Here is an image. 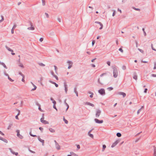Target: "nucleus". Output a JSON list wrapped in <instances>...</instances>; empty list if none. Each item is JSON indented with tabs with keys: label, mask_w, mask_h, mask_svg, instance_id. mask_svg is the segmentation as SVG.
I'll list each match as a JSON object with an SVG mask.
<instances>
[{
	"label": "nucleus",
	"mask_w": 156,
	"mask_h": 156,
	"mask_svg": "<svg viewBox=\"0 0 156 156\" xmlns=\"http://www.w3.org/2000/svg\"><path fill=\"white\" fill-rule=\"evenodd\" d=\"M89 93L90 94V97L91 98H92L93 97V93L90 92H89Z\"/></svg>",
	"instance_id": "nucleus-22"
},
{
	"label": "nucleus",
	"mask_w": 156,
	"mask_h": 156,
	"mask_svg": "<svg viewBox=\"0 0 156 156\" xmlns=\"http://www.w3.org/2000/svg\"><path fill=\"white\" fill-rule=\"evenodd\" d=\"M66 105H67V108H66V111L68 110L69 108V105L67 103H66Z\"/></svg>",
	"instance_id": "nucleus-38"
},
{
	"label": "nucleus",
	"mask_w": 156,
	"mask_h": 156,
	"mask_svg": "<svg viewBox=\"0 0 156 156\" xmlns=\"http://www.w3.org/2000/svg\"><path fill=\"white\" fill-rule=\"evenodd\" d=\"M53 108H55V109L57 111V109L56 108L55 105H53Z\"/></svg>",
	"instance_id": "nucleus-46"
},
{
	"label": "nucleus",
	"mask_w": 156,
	"mask_h": 156,
	"mask_svg": "<svg viewBox=\"0 0 156 156\" xmlns=\"http://www.w3.org/2000/svg\"><path fill=\"white\" fill-rule=\"evenodd\" d=\"M43 5H45V2L43 0Z\"/></svg>",
	"instance_id": "nucleus-60"
},
{
	"label": "nucleus",
	"mask_w": 156,
	"mask_h": 156,
	"mask_svg": "<svg viewBox=\"0 0 156 156\" xmlns=\"http://www.w3.org/2000/svg\"><path fill=\"white\" fill-rule=\"evenodd\" d=\"M0 134H2V135H4V134L0 131Z\"/></svg>",
	"instance_id": "nucleus-62"
},
{
	"label": "nucleus",
	"mask_w": 156,
	"mask_h": 156,
	"mask_svg": "<svg viewBox=\"0 0 156 156\" xmlns=\"http://www.w3.org/2000/svg\"><path fill=\"white\" fill-rule=\"evenodd\" d=\"M117 144V142H115L114 144H113L112 146V147H114V144H115V145H116V144Z\"/></svg>",
	"instance_id": "nucleus-48"
},
{
	"label": "nucleus",
	"mask_w": 156,
	"mask_h": 156,
	"mask_svg": "<svg viewBox=\"0 0 156 156\" xmlns=\"http://www.w3.org/2000/svg\"><path fill=\"white\" fill-rule=\"evenodd\" d=\"M40 40V42H42L43 41V39L42 38H40V40Z\"/></svg>",
	"instance_id": "nucleus-58"
},
{
	"label": "nucleus",
	"mask_w": 156,
	"mask_h": 156,
	"mask_svg": "<svg viewBox=\"0 0 156 156\" xmlns=\"http://www.w3.org/2000/svg\"><path fill=\"white\" fill-rule=\"evenodd\" d=\"M70 155H71V156L73 155H74L75 156H77V155H76V154H75L74 152H70Z\"/></svg>",
	"instance_id": "nucleus-23"
},
{
	"label": "nucleus",
	"mask_w": 156,
	"mask_h": 156,
	"mask_svg": "<svg viewBox=\"0 0 156 156\" xmlns=\"http://www.w3.org/2000/svg\"><path fill=\"white\" fill-rule=\"evenodd\" d=\"M67 63L68 64L69 66L68 67V69H70L72 66L73 65V62H72L69 61L67 62Z\"/></svg>",
	"instance_id": "nucleus-5"
},
{
	"label": "nucleus",
	"mask_w": 156,
	"mask_h": 156,
	"mask_svg": "<svg viewBox=\"0 0 156 156\" xmlns=\"http://www.w3.org/2000/svg\"><path fill=\"white\" fill-rule=\"evenodd\" d=\"M98 92L101 95L105 94V90L103 89H101L98 90Z\"/></svg>",
	"instance_id": "nucleus-2"
},
{
	"label": "nucleus",
	"mask_w": 156,
	"mask_h": 156,
	"mask_svg": "<svg viewBox=\"0 0 156 156\" xmlns=\"http://www.w3.org/2000/svg\"><path fill=\"white\" fill-rule=\"evenodd\" d=\"M1 20H0V23L2 22L4 20V17L3 16H1Z\"/></svg>",
	"instance_id": "nucleus-25"
},
{
	"label": "nucleus",
	"mask_w": 156,
	"mask_h": 156,
	"mask_svg": "<svg viewBox=\"0 0 156 156\" xmlns=\"http://www.w3.org/2000/svg\"><path fill=\"white\" fill-rule=\"evenodd\" d=\"M41 122L42 123L44 124H48L49 122H48L46 121L45 120H44V118H41Z\"/></svg>",
	"instance_id": "nucleus-4"
},
{
	"label": "nucleus",
	"mask_w": 156,
	"mask_h": 156,
	"mask_svg": "<svg viewBox=\"0 0 156 156\" xmlns=\"http://www.w3.org/2000/svg\"><path fill=\"white\" fill-rule=\"evenodd\" d=\"M115 11H114L113 12V14H112V16H114L115 15Z\"/></svg>",
	"instance_id": "nucleus-52"
},
{
	"label": "nucleus",
	"mask_w": 156,
	"mask_h": 156,
	"mask_svg": "<svg viewBox=\"0 0 156 156\" xmlns=\"http://www.w3.org/2000/svg\"><path fill=\"white\" fill-rule=\"evenodd\" d=\"M116 136L118 137H120L121 136V134L119 133H118L116 134Z\"/></svg>",
	"instance_id": "nucleus-24"
},
{
	"label": "nucleus",
	"mask_w": 156,
	"mask_h": 156,
	"mask_svg": "<svg viewBox=\"0 0 156 156\" xmlns=\"http://www.w3.org/2000/svg\"><path fill=\"white\" fill-rule=\"evenodd\" d=\"M96 59V58H94V59H93L92 60H91V62H94V61Z\"/></svg>",
	"instance_id": "nucleus-59"
},
{
	"label": "nucleus",
	"mask_w": 156,
	"mask_h": 156,
	"mask_svg": "<svg viewBox=\"0 0 156 156\" xmlns=\"http://www.w3.org/2000/svg\"><path fill=\"white\" fill-rule=\"evenodd\" d=\"M151 48H152V50H154V51H156V49H155L154 48V47H153V45L152 44H151Z\"/></svg>",
	"instance_id": "nucleus-33"
},
{
	"label": "nucleus",
	"mask_w": 156,
	"mask_h": 156,
	"mask_svg": "<svg viewBox=\"0 0 156 156\" xmlns=\"http://www.w3.org/2000/svg\"><path fill=\"white\" fill-rule=\"evenodd\" d=\"M38 140L40 141L42 143V144L43 145H44V140H43L42 139H41L40 137H38Z\"/></svg>",
	"instance_id": "nucleus-12"
},
{
	"label": "nucleus",
	"mask_w": 156,
	"mask_h": 156,
	"mask_svg": "<svg viewBox=\"0 0 156 156\" xmlns=\"http://www.w3.org/2000/svg\"><path fill=\"white\" fill-rule=\"evenodd\" d=\"M142 62L144 63H147V62L145 61H142Z\"/></svg>",
	"instance_id": "nucleus-64"
},
{
	"label": "nucleus",
	"mask_w": 156,
	"mask_h": 156,
	"mask_svg": "<svg viewBox=\"0 0 156 156\" xmlns=\"http://www.w3.org/2000/svg\"><path fill=\"white\" fill-rule=\"evenodd\" d=\"M113 88L112 87H108V89L109 91H110V90H113Z\"/></svg>",
	"instance_id": "nucleus-34"
},
{
	"label": "nucleus",
	"mask_w": 156,
	"mask_h": 156,
	"mask_svg": "<svg viewBox=\"0 0 156 156\" xmlns=\"http://www.w3.org/2000/svg\"><path fill=\"white\" fill-rule=\"evenodd\" d=\"M154 69H156V63L155 62L154 63Z\"/></svg>",
	"instance_id": "nucleus-45"
},
{
	"label": "nucleus",
	"mask_w": 156,
	"mask_h": 156,
	"mask_svg": "<svg viewBox=\"0 0 156 156\" xmlns=\"http://www.w3.org/2000/svg\"><path fill=\"white\" fill-rule=\"evenodd\" d=\"M101 113V111L99 110H97L96 113V116L97 117H98L100 115Z\"/></svg>",
	"instance_id": "nucleus-6"
},
{
	"label": "nucleus",
	"mask_w": 156,
	"mask_h": 156,
	"mask_svg": "<svg viewBox=\"0 0 156 156\" xmlns=\"http://www.w3.org/2000/svg\"><path fill=\"white\" fill-rule=\"evenodd\" d=\"M31 84H32V85L33 86V87H34V88H33V89H32L31 90H32V91H34V90H35L36 89V88H37V87H36V86L35 85H34V84L32 83L31 82Z\"/></svg>",
	"instance_id": "nucleus-17"
},
{
	"label": "nucleus",
	"mask_w": 156,
	"mask_h": 156,
	"mask_svg": "<svg viewBox=\"0 0 156 156\" xmlns=\"http://www.w3.org/2000/svg\"><path fill=\"white\" fill-rule=\"evenodd\" d=\"M65 91L66 93H67V91L68 90V88L67 87V85L66 84L65 85Z\"/></svg>",
	"instance_id": "nucleus-20"
},
{
	"label": "nucleus",
	"mask_w": 156,
	"mask_h": 156,
	"mask_svg": "<svg viewBox=\"0 0 156 156\" xmlns=\"http://www.w3.org/2000/svg\"><path fill=\"white\" fill-rule=\"evenodd\" d=\"M106 73H103V74H101L100 75V76H101V77H102V76H103L105 75H106Z\"/></svg>",
	"instance_id": "nucleus-42"
},
{
	"label": "nucleus",
	"mask_w": 156,
	"mask_h": 156,
	"mask_svg": "<svg viewBox=\"0 0 156 156\" xmlns=\"http://www.w3.org/2000/svg\"><path fill=\"white\" fill-rule=\"evenodd\" d=\"M88 105L91 106H92V107L94 106V105L93 104H92V103H89Z\"/></svg>",
	"instance_id": "nucleus-39"
},
{
	"label": "nucleus",
	"mask_w": 156,
	"mask_h": 156,
	"mask_svg": "<svg viewBox=\"0 0 156 156\" xmlns=\"http://www.w3.org/2000/svg\"><path fill=\"white\" fill-rule=\"evenodd\" d=\"M95 121L96 122L98 123H101L103 122V120H99L97 119H95Z\"/></svg>",
	"instance_id": "nucleus-9"
},
{
	"label": "nucleus",
	"mask_w": 156,
	"mask_h": 156,
	"mask_svg": "<svg viewBox=\"0 0 156 156\" xmlns=\"http://www.w3.org/2000/svg\"><path fill=\"white\" fill-rule=\"evenodd\" d=\"M16 132L17 136L20 139H23V136L21 135L20 134L19 130H17L16 131Z\"/></svg>",
	"instance_id": "nucleus-3"
},
{
	"label": "nucleus",
	"mask_w": 156,
	"mask_h": 156,
	"mask_svg": "<svg viewBox=\"0 0 156 156\" xmlns=\"http://www.w3.org/2000/svg\"><path fill=\"white\" fill-rule=\"evenodd\" d=\"M118 11L120 13H122V11H121V10L120 9H118Z\"/></svg>",
	"instance_id": "nucleus-63"
},
{
	"label": "nucleus",
	"mask_w": 156,
	"mask_h": 156,
	"mask_svg": "<svg viewBox=\"0 0 156 156\" xmlns=\"http://www.w3.org/2000/svg\"><path fill=\"white\" fill-rule=\"evenodd\" d=\"M39 129H40V130L41 131H42L43 129V128L42 127H39Z\"/></svg>",
	"instance_id": "nucleus-49"
},
{
	"label": "nucleus",
	"mask_w": 156,
	"mask_h": 156,
	"mask_svg": "<svg viewBox=\"0 0 156 156\" xmlns=\"http://www.w3.org/2000/svg\"><path fill=\"white\" fill-rule=\"evenodd\" d=\"M28 29L29 30H33L34 29V28L32 25L31 24V27L28 28Z\"/></svg>",
	"instance_id": "nucleus-15"
},
{
	"label": "nucleus",
	"mask_w": 156,
	"mask_h": 156,
	"mask_svg": "<svg viewBox=\"0 0 156 156\" xmlns=\"http://www.w3.org/2000/svg\"><path fill=\"white\" fill-rule=\"evenodd\" d=\"M91 65L92 66V67H93V68H94V67H95V65H94V64H92Z\"/></svg>",
	"instance_id": "nucleus-47"
},
{
	"label": "nucleus",
	"mask_w": 156,
	"mask_h": 156,
	"mask_svg": "<svg viewBox=\"0 0 156 156\" xmlns=\"http://www.w3.org/2000/svg\"><path fill=\"white\" fill-rule=\"evenodd\" d=\"M154 156H156V149H154Z\"/></svg>",
	"instance_id": "nucleus-35"
},
{
	"label": "nucleus",
	"mask_w": 156,
	"mask_h": 156,
	"mask_svg": "<svg viewBox=\"0 0 156 156\" xmlns=\"http://www.w3.org/2000/svg\"><path fill=\"white\" fill-rule=\"evenodd\" d=\"M95 23L99 24L100 27H101L99 28L100 30H101V29H102L103 27V24L99 22H95Z\"/></svg>",
	"instance_id": "nucleus-11"
},
{
	"label": "nucleus",
	"mask_w": 156,
	"mask_h": 156,
	"mask_svg": "<svg viewBox=\"0 0 156 156\" xmlns=\"http://www.w3.org/2000/svg\"><path fill=\"white\" fill-rule=\"evenodd\" d=\"M118 94L120 95H122L123 98L125 97L126 96V94L124 92H119L118 93Z\"/></svg>",
	"instance_id": "nucleus-8"
},
{
	"label": "nucleus",
	"mask_w": 156,
	"mask_h": 156,
	"mask_svg": "<svg viewBox=\"0 0 156 156\" xmlns=\"http://www.w3.org/2000/svg\"><path fill=\"white\" fill-rule=\"evenodd\" d=\"M51 82V83H53V84H54L56 87H58V85L57 84L53 82Z\"/></svg>",
	"instance_id": "nucleus-27"
},
{
	"label": "nucleus",
	"mask_w": 156,
	"mask_h": 156,
	"mask_svg": "<svg viewBox=\"0 0 156 156\" xmlns=\"http://www.w3.org/2000/svg\"><path fill=\"white\" fill-rule=\"evenodd\" d=\"M16 25H14L13 27L12 28V30H11V33L12 34H13L14 33V29L16 28Z\"/></svg>",
	"instance_id": "nucleus-16"
},
{
	"label": "nucleus",
	"mask_w": 156,
	"mask_h": 156,
	"mask_svg": "<svg viewBox=\"0 0 156 156\" xmlns=\"http://www.w3.org/2000/svg\"><path fill=\"white\" fill-rule=\"evenodd\" d=\"M0 64H1V65H3L5 68H6V66H5V65L4 64V63H0Z\"/></svg>",
	"instance_id": "nucleus-43"
},
{
	"label": "nucleus",
	"mask_w": 156,
	"mask_h": 156,
	"mask_svg": "<svg viewBox=\"0 0 156 156\" xmlns=\"http://www.w3.org/2000/svg\"><path fill=\"white\" fill-rule=\"evenodd\" d=\"M107 63L109 66H110V61H107Z\"/></svg>",
	"instance_id": "nucleus-41"
},
{
	"label": "nucleus",
	"mask_w": 156,
	"mask_h": 156,
	"mask_svg": "<svg viewBox=\"0 0 156 156\" xmlns=\"http://www.w3.org/2000/svg\"><path fill=\"white\" fill-rule=\"evenodd\" d=\"M138 50L142 53H143L144 52V51H143L142 50V49H138Z\"/></svg>",
	"instance_id": "nucleus-55"
},
{
	"label": "nucleus",
	"mask_w": 156,
	"mask_h": 156,
	"mask_svg": "<svg viewBox=\"0 0 156 156\" xmlns=\"http://www.w3.org/2000/svg\"><path fill=\"white\" fill-rule=\"evenodd\" d=\"M52 75H54V76L56 78V79L57 80H58V77H57V76H55V75H54V73L53 72V73H51Z\"/></svg>",
	"instance_id": "nucleus-31"
},
{
	"label": "nucleus",
	"mask_w": 156,
	"mask_h": 156,
	"mask_svg": "<svg viewBox=\"0 0 156 156\" xmlns=\"http://www.w3.org/2000/svg\"><path fill=\"white\" fill-rule=\"evenodd\" d=\"M54 67L55 68V72H56L57 70V67L55 66H54Z\"/></svg>",
	"instance_id": "nucleus-40"
},
{
	"label": "nucleus",
	"mask_w": 156,
	"mask_h": 156,
	"mask_svg": "<svg viewBox=\"0 0 156 156\" xmlns=\"http://www.w3.org/2000/svg\"><path fill=\"white\" fill-rule=\"evenodd\" d=\"M119 50L121 52H123V50H122V49L121 48H119Z\"/></svg>",
	"instance_id": "nucleus-44"
},
{
	"label": "nucleus",
	"mask_w": 156,
	"mask_h": 156,
	"mask_svg": "<svg viewBox=\"0 0 156 156\" xmlns=\"http://www.w3.org/2000/svg\"><path fill=\"white\" fill-rule=\"evenodd\" d=\"M19 62V63L18 64V66L19 67L23 68H24V66L23 65V64L22 63H20V59H19L18 60Z\"/></svg>",
	"instance_id": "nucleus-10"
},
{
	"label": "nucleus",
	"mask_w": 156,
	"mask_h": 156,
	"mask_svg": "<svg viewBox=\"0 0 156 156\" xmlns=\"http://www.w3.org/2000/svg\"><path fill=\"white\" fill-rule=\"evenodd\" d=\"M29 151L31 153H35V152H34V151H31V150H30Z\"/></svg>",
	"instance_id": "nucleus-61"
},
{
	"label": "nucleus",
	"mask_w": 156,
	"mask_h": 156,
	"mask_svg": "<svg viewBox=\"0 0 156 156\" xmlns=\"http://www.w3.org/2000/svg\"><path fill=\"white\" fill-rule=\"evenodd\" d=\"M10 151L13 154H15L16 155H18V153L17 152L14 153L13 151H11V150H10Z\"/></svg>",
	"instance_id": "nucleus-26"
},
{
	"label": "nucleus",
	"mask_w": 156,
	"mask_h": 156,
	"mask_svg": "<svg viewBox=\"0 0 156 156\" xmlns=\"http://www.w3.org/2000/svg\"><path fill=\"white\" fill-rule=\"evenodd\" d=\"M133 78L135 80H136L137 79V76L136 75H135L133 77Z\"/></svg>",
	"instance_id": "nucleus-37"
},
{
	"label": "nucleus",
	"mask_w": 156,
	"mask_h": 156,
	"mask_svg": "<svg viewBox=\"0 0 156 156\" xmlns=\"http://www.w3.org/2000/svg\"><path fill=\"white\" fill-rule=\"evenodd\" d=\"M30 135L31 136H33V137H35L36 136V135H33L32 133H31V132L30 131Z\"/></svg>",
	"instance_id": "nucleus-29"
},
{
	"label": "nucleus",
	"mask_w": 156,
	"mask_h": 156,
	"mask_svg": "<svg viewBox=\"0 0 156 156\" xmlns=\"http://www.w3.org/2000/svg\"><path fill=\"white\" fill-rule=\"evenodd\" d=\"M63 120H64V121L65 122V123L66 124H68V121H67L66 119H65V118H64H64H63Z\"/></svg>",
	"instance_id": "nucleus-28"
},
{
	"label": "nucleus",
	"mask_w": 156,
	"mask_h": 156,
	"mask_svg": "<svg viewBox=\"0 0 156 156\" xmlns=\"http://www.w3.org/2000/svg\"><path fill=\"white\" fill-rule=\"evenodd\" d=\"M52 102L53 103L54 105H55L56 104V102L55 100L53 101H52Z\"/></svg>",
	"instance_id": "nucleus-53"
},
{
	"label": "nucleus",
	"mask_w": 156,
	"mask_h": 156,
	"mask_svg": "<svg viewBox=\"0 0 156 156\" xmlns=\"http://www.w3.org/2000/svg\"><path fill=\"white\" fill-rule=\"evenodd\" d=\"M151 48H152V50H154V51H156V49H155L154 48V47H153V45L152 44H151Z\"/></svg>",
	"instance_id": "nucleus-32"
},
{
	"label": "nucleus",
	"mask_w": 156,
	"mask_h": 156,
	"mask_svg": "<svg viewBox=\"0 0 156 156\" xmlns=\"http://www.w3.org/2000/svg\"><path fill=\"white\" fill-rule=\"evenodd\" d=\"M49 130L51 133H54L55 132V130L52 128L49 129Z\"/></svg>",
	"instance_id": "nucleus-19"
},
{
	"label": "nucleus",
	"mask_w": 156,
	"mask_h": 156,
	"mask_svg": "<svg viewBox=\"0 0 156 156\" xmlns=\"http://www.w3.org/2000/svg\"><path fill=\"white\" fill-rule=\"evenodd\" d=\"M10 52H11V54L13 55H14L15 54V53L13 52V51L12 50L10 49Z\"/></svg>",
	"instance_id": "nucleus-30"
},
{
	"label": "nucleus",
	"mask_w": 156,
	"mask_h": 156,
	"mask_svg": "<svg viewBox=\"0 0 156 156\" xmlns=\"http://www.w3.org/2000/svg\"><path fill=\"white\" fill-rule=\"evenodd\" d=\"M77 147L78 149H79L80 148V146L79 145H77Z\"/></svg>",
	"instance_id": "nucleus-51"
},
{
	"label": "nucleus",
	"mask_w": 156,
	"mask_h": 156,
	"mask_svg": "<svg viewBox=\"0 0 156 156\" xmlns=\"http://www.w3.org/2000/svg\"><path fill=\"white\" fill-rule=\"evenodd\" d=\"M106 148V146L105 145H103L102 151H104Z\"/></svg>",
	"instance_id": "nucleus-21"
},
{
	"label": "nucleus",
	"mask_w": 156,
	"mask_h": 156,
	"mask_svg": "<svg viewBox=\"0 0 156 156\" xmlns=\"http://www.w3.org/2000/svg\"><path fill=\"white\" fill-rule=\"evenodd\" d=\"M141 108H140V109H139L138 110V111L137 112V114L138 115L140 113V112L141 111Z\"/></svg>",
	"instance_id": "nucleus-36"
},
{
	"label": "nucleus",
	"mask_w": 156,
	"mask_h": 156,
	"mask_svg": "<svg viewBox=\"0 0 156 156\" xmlns=\"http://www.w3.org/2000/svg\"><path fill=\"white\" fill-rule=\"evenodd\" d=\"M113 76L116 78L118 76V70L116 68H114L113 72Z\"/></svg>",
	"instance_id": "nucleus-1"
},
{
	"label": "nucleus",
	"mask_w": 156,
	"mask_h": 156,
	"mask_svg": "<svg viewBox=\"0 0 156 156\" xmlns=\"http://www.w3.org/2000/svg\"><path fill=\"white\" fill-rule=\"evenodd\" d=\"M0 140L3 141L4 142L6 143H7L8 142V141L6 139L3 138L2 137H1V139H0Z\"/></svg>",
	"instance_id": "nucleus-18"
},
{
	"label": "nucleus",
	"mask_w": 156,
	"mask_h": 156,
	"mask_svg": "<svg viewBox=\"0 0 156 156\" xmlns=\"http://www.w3.org/2000/svg\"><path fill=\"white\" fill-rule=\"evenodd\" d=\"M20 75H21L22 76V81L23 82H25V80H24L25 76H24V75L23 74H22V73H20Z\"/></svg>",
	"instance_id": "nucleus-14"
},
{
	"label": "nucleus",
	"mask_w": 156,
	"mask_h": 156,
	"mask_svg": "<svg viewBox=\"0 0 156 156\" xmlns=\"http://www.w3.org/2000/svg\"><path fill=\"white\" fill-rule=\"evenodd\" d=\"M45 15L47 17H48L49 16H48V14L47 13H45Z\"/></svg>",
	"instance_id": "nucleus-57"
},
{
	"label": "nucleus",
	"mask_w": 156,
	"mask_h": 156,
	"mask_svg": "<svg viewBox=\"0 0 156 156\" xmlns=\"http://www.w3.org/2000/svg\"><path fill=\"white\" fill-rule=\"evenodd\" d=\"M55 142V146L57 149L58 150H59L60 149V146L58 145V144L56 142V140L54 141Z\"/></svg>",
	"instance_id": "nucleus-7"
},
{
	"label": "nucleus",
	"mask_w": 156,
	"mask_h": 156,
	"mask_svg": "<svg viewBox=\"0 0 156 156\" xmlns=\"http://www.w3.org/2000/svg\"><path fill=\"white\" fill-rule=\"evenodd\" d=\"M95 41H94H94H92V46H93V45H94V43H95Z\"/></svg>",
	"instance_id": "nucleus-54"
},
{
	"label": "nucleus",
	"mask_w": 156,
	"mask_h": 156,
	"mask_svg": "<svg viewBox=\"0 0 156 156\" xmlns=\"http://www.w3.org/2000/svg\"><path fill=\"white\" fill-rule=\"evenodd\" d=\"M18 115H17L16 116V117H15V118H16V119H18V120L19 119V118H18Z\"/></svg>",
	"instance_id": "nucleus-56"
},
{
	"label": "nucleus",
	"mask_w": 156,
	"mask_h": 156,
	"mask_svg": "<svg viewBox=\"0 0 156 156\" xmlns=\"http://www.w3.org/2000/svg\"><path fill=\"white\" fill-rule=\"evenodd\" d=\"M147 88H146V89H145L144 90V92L145 93H146L147 92Z\"/></svg>",
	"instance_id": "nucleus-50"
},
{
	"label": "nucleus",
	"mask_w": 156,
	"mask_h": 156,
	"mask_svg": "<svg viewBox=\"0 0 156 156\" xmlns=\"http://www.w3.org/2000/svg\"><path fill=\"white\" fill-rule=\"evenodd\" d=\"M92 130H90L88 133V135L91 138H94V136L92 134H91L90 133L91 132Z\"/></svg>",
	"instance_id": "nucleus-13"
}]
</instances>
